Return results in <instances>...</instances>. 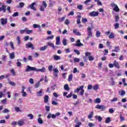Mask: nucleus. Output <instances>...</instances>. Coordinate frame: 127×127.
<instances>
[{
	"instance_id": "38",
	"label": "nucleus",
	"mask_w": 127,
	"mask_h": 127,
	"mask_svg": "<svg viewBox=\"0 0 127 127\" xmlns=\"http://www.w3.org/2000/svg\"><path fill=\"white\" fill-rule=\"evenodd\" d=\"M81 21H82V23H86V22H87L88 21V20L86 18H82Z\"/></svg>"
},
{
	"instance_id": "12",
	"label": "nucleus",
	"mask_w": 127,
	"mask_h": 127,
	"mask_svg": "<svg viewBox=\"0 0 127 127\" xmlns=\"http://www.w3.org/2000/svg\"><path fill=\"white\" fill-rule=\"evenodd\" d=\"M30 71H32V67L29 65H27L26 68L25 69V72H26V73H27V72H30Z\"/></svg>"
},
{
	"instance_id": "45",
	"label": "nucleus",
	"mask_w": 127,
	"mask_h": 127,
	"mask_svg": "<svg viewBox=\"0 0 127 127\" xmlns=\"http://www.w3.org/2000/svg\"><path fill=\"white\" fill-rule=\"evenodd\" d=\"M111 85L112 86H115V85H116V82H115V81H114V78L112 77L111 78Z\"/></svg>"
},
{
	"instance_id": "39",
	"label": "nucleus",
	"mask_w": 127,
	"mask_h": 127,
	"mask_svg": "<svg viewBox=\"0 0 127 127\" xmlns=\"http://www.w3.org/2000/svg\"><path fill=\"white\" fill-rule=\"evenodd\" d=\"M94 115V112H91L90 114L88 115V119H92L93 118V116Z\"/></svg>"
},
{
	"instance_id": "43",
	"label": "nucleus",
	"mask_w": 127,
	"mask_h": 127,
	"mask_svg": "<svg viewBox=\"0 0 127 127\" xmlns=\"http://www.w3.org/2000/svg\"><path fill=\"white\" fill-rule=\"evenodd\" d=\"M53 38H54V35H52L50 36H48L47 37L46 39L47 40H51V39H53Z\"/></svg>"
},
{
	"instance_id": "60",
	"label": "nucleus",
	"mask_w": 127,
	"mask_h": 127,
	"mask_svg": "<svg viewBox=\"0 0 127 127\" xmlns=\"http://www.w3.org/2000/svg\"><path fill=\"white\" fill-rule=\"evenodd\" d=\"M10 46H11L12 49H14V46H13V43L11 41L10 42Z\"/></svg>"
},
{
	"instance_id": "14",
	"label": "nucleus",
	"mask_w": 127,
	"mask_h": 127,
	"mask_svg": "<svg viewBox=\"0 0 127 127\" xmlns=\"http://www.w3.org/2000/svg\"><path fill=\"white\" fill-rule=\"evenodd\" d=\"M53 58L54 60H55L56 61H58V60H60L61 59V57L56 55H54Z\"/></svg>"
},
{
	"instance_id": "54",
	"label": "nucleus",
	"mask_w": 127,
	"mask_h": 127,
	"mask_svg": "<svg viewBox=\"0 0 127 127\" xmlns=\"http://www.w3.org/2000/svg\"><path fill=\"white\" fill-rule=\"evenodd\" d=\"M39 56V54L38 53H35L34 54V58H38Z\"/></svg>"
},
{
	"instance_id": "6",
	"label": "nucleus",
	"mask_w": 127,
	"mask_h": 127,
	"mask_svg": "<svg viewBox=\"0 0 127 127\" xmlns=\"http://www.w3.org/2000/svg\"><path fill=\"white\" fill-rule=\"evenodd\" d=\"M107 107L105 105H100L99 104L95 106V109H98V110H101V111H105Z\"/></svg>"
},
{
	"instance_id": "41",
	"label": "nucleus",
	"mask_w": 127,
	"mask_h": 127,
	"mask_svg": "<svg viewBox=\"0 0 127 127\" xmlns=\"http://www.w3.org/2000/svg\"><path fill=\"white\" fill-rule=\"evenodd\" d=\"M64 24H66V25H69L70 24V21H69V19H66L64 21Z\"/></svg>"
},
{
	"instance_id": "8",
	"label": "nucleus",
	"mask_w": 127,
	"mask_h": 127,
	"mask_svg": "<svg viewBox=\"0 0 127 127\" xmlns=\"http://www.w3.org/2000/svg\"><path fill=\"white\" fill-rule=\"evenodd\" d=\"M83 44L81 43V41L80 40H77L76 41V44H74V46L77 47H80V46H83Z\"/></svg>"
},
{
	"instance_id": "62",
	"label": "nucleus",
	"mask_w": 127,
	"mask_h": 127,
	"mask_svg": "<svg viewBox=\"0 0 127 127\" xmlns=\"http://www.w3.org/2000/svg\"><path fill=\"white\" fill-rule=\"evenodd\" d=\"M19 6L21 8H22L24 6V3L23 2H20L19 3Z\"/></svg>"
},
{
	"instance_id": "16",
	"label": "nucleus",
	"mask_w": 127,
	"mask_h": 127,
	"mask_svg": "<svg viewBox=\"0 0 127 127\" xmlns=\"http://www.w3.org/2000/svg\"><path fill=\"white\" fill-rule=\"evenodd\" d=\"M49 100V96L48 95H45L44 96V103L46 104L48 103V100Z\"/></svg>"
},
{
	"instance_id": "51",
	"label": "nucleus",
	"mask_w": 127,
	"mask_h": 127,
	"mask_svg": "<svg viewBox=\"0 0 127 127\" xmlns=\"http://www.w3.org/2000/svg\"><path fill=\"white\" fill-rule=\"evenodd\" d=\"M21 93H22V97H26V96H27V94L24 91H21Z\"/></svg>"
},
{
	"instance_id": "50",
	"label": "nucleus",
	"mask_w": 127,
	"mask_h": 127,
	"mask_svg": "<svg viewBox=\"0 0 127 127\" xmlns=\"http://www.w3.org/2000/svg\"><path fill=\"white\" fill-rule=\"evenodd\" d=\"M15 111L17 112V113H19V112H21V110H20L19 108L17 107H15Z\"/></svg>"
},
{
	"instance_id": "44",
	"label": "nucleus",
	"mask_w": 127,
	"mask_h": 127,
	"mask_svg": "<svg viewBox=\"0 0 127 127\" xmlns=\"http://www.w3.org/2000/svg\"><path fill=\"white\" fill-rule=\"evenodd\" d=\"M11 73L12 76H15L16 74H15V72L14 71V69L12 68L11 70Z\"/></svg>"
},
{
	"instance_id": "30",
	"label": "nucleus",
	"mask_w": 127,
	"mask_h": 127,
	"mask_svg": "<svg viewBox=\"0 0 127 127\" xmlns=\"http://www.w3.org/2000/svg\"><path fill=\"white\" fill-rule=\"evenodd\" d=\"M95 118L96 120H98V122H102V120H103L101 116H95Z\"/></svg>"
},
{
	"instance_id": "32",
	"label": "nucleus",
	"mask_w": 127,
	"mask_h": 127,
	"mask_svg": "<svg viewBox=\"0 0 127 127\" xmlns=\"http://www.w3.org/2000/svg\"><path fill=\"white\" fill-rule=\"evenodd\" d=\"M9 56H10V59H13L15 57V56L14 55V53H12L9 54Z\"/></svg>"
},
{
	"instance_id": "31",
	"label": "nucleus",
	"mask_w": 127,
	"mask_h": 127,
	"mask_svg": "<svg viewBox=\"0 0 127 127\" xmlns=\"http://www.w3.org/2000/svg\"><path fill=\"white\" fill-rule=\"evenodd\" d=\"M32 33V30H28L27 28H26V33L27 34H30V33Z\"/></svg>"
},
{
	"instance_id": "20",
	"label": "nucleus",
	"mask_w": 127,
	"mask_h": 127,
	"mask_svg": "<svg viewBox=\"0 0 127 127\" xmlns=\"http://www.w3.org/2000/svg\"><path fill=\"white\" fill-rule=\"evenodd\" d=\"M26 48H32V44H31V42L28 43L27 44H26Z\"/></svg>"
},
{
	"instance_id": "58",
	"label": "nucleus",
	"mask_w": 127,
	"mask_h": 127,
	"mask_svg": "<svg viewBox=\"0 0 127 127\" xmlns=\"http://www.w3.org/2000/svg\"><path fill=\"white\" fill-rule=\"evenodd\" d=\"M40 11H44L45 9H44V7L43 5L40 6Z\"/></svg>"
},
{
	"instance_id": "34",
	"label": "nucleus",
	"mask_w": 127,
	"mask_h": 127,
	"mask_svg": "<svg viewBox=\"0 0 127 127\" xmlns=\"http://www.w3.org/2000/svg\"><path fill=\"white\" fill-rule=\"evenodd\" d=\"M37 96H38L39 97H41V96H42V89H41L39 92H38L37 93Z\"/></svg>"
},
{
	"instance_id": "27",
	"label": "nucleus",
	"mask_w": 127,
	"mask_h": 127,
	"mask_svg": "<svg viewBox=\"0 0 127 127\" xmlns=\"http://www.w3.org/2000/svg\"><path fill=\"white\" fill-rule=\"evenodd\" d=\"M38 123L40 125H42L43 124V121L42 120V119H41V118L40 117L38 118Z\"/></svg>"
},
{
	"instance_id": "22",
	"label": "nucleus",
	"mask_w": 127,
	"mask_h": 127,
	"mask_svg": "<svg viewBox=\"0 0 127 127\" xmlns=\"http://www.w3.org/2000/svg\"><path fill=\"white\" fill-rule=\"evenodd\" d=\"M47 44L50 47H52V48H53V49H55V46H54V44H53L52 43L48 42L47 43Z\"/></svg>"
},
{
	"instance_id": "59",
	"label": "nucleus",
	"mask_w": 127,
	"mask_h": 127,
	"mask_svg": "<svg viewBox=\"0 0 127 127\" xmlns=\"http://www.w3.org/2000/svg\"><path fill=\"white\" fill-rule=\"evenodd\" d=\"M76 124L77 125H76L74 127H80V126L82 125V123L78 122Z\"/></svg>"
},
{
	"instance_id": "52",
	"label": "nucleus",
	"mask_w": 127,
	"mask_h": 127,
	"mask_svg": "<svg viewBox=\"0 0 127 127\" xmlns=\"http://www.w3.org/2000/svg\"><path fill=\"white\" fill-rule=\"evenodd\" d=\"M2 112L4 114H5L6 113H9V110L8 109H5Z\"/></svg>"
},
{
	"instance_id": "26",
	"label": "nucleus",
	"mask_w": 127,
	"mask_h": 127,
	"mask_svg": "<svg viewBox=\"0 0 127 127\" xmlns=\"http://www.w3.org/2000/svg\"><path fill=\"white\" fill-rule=\"evenodd\" d=\"M18 125L20 127H21V126H23V125H24V122H23V121L20 120L18 122Z\"/></svg>"
},
{
	"instance_id": "40",
	"label": "nucleus",
	"mask_w": 127,
	"mask_h": 127,
	"mask_svg": "<svg viewBox=\"0 0 127 127\" xmlns=\"http://www.w3.org/2000/svg\"><path fill=\"white\" fill-rule=\"evenodd\" d=\"M42 6H44L45 8H46V7H47V3H46V1H43Z\"/></svg>"
},
{
	"instance_id": "2",
	"label": "nucleus",
	"mask_w": 127,
	"mask_h": 127,
	"mask_svg": "<svg viewBox=\"0 0 127 127\" xmlns=\"http://www.w3.org/2000/svg\"><path fill=\"white\" fill-rule=\"evenodd\" d=\"M92 54L90 52H86L85 53V56L86 57H88V59L90 61H94V58L93 57V56H91Z\"/></svg>"
},
{
	"instance_id": "64",
	"label": "nucleus",
	"mask_w": 127,
	"mask_h": 127,
	"mask_svg": "<svg viewBox=\"0 0 127 127\" xmlns=\"http://www.w3.org/2000/svg\"><path fill=\"white\" fill-rule=\"evenodd\" d=\"M0 102L1 103V104H6V99H5L1 100Z\"/></svg>"
},
{
	"instance_id": "47",
	"label": "nucleus",
	"mask_w": 127,
	"mask_h": 127,
	"mask_svg": "<svg viewBox=\"0 0 127 127\" xmlns=\"http://www.w3.org/2000/svg\"><path fill=\"white\" fill-rule=\"evenodd\" d=\"M73 61L76 63H78V62H80V59H79L78 58H75L73 59Z\"/></svg>"
},
{
	"instance_id": "7",
	"label": "nucleus",
	"mask_w": 127,
	"mask_h": 127,
	"mask_svg": "<svg viewBox=\"0 0 127 127\" xmlns=\"http://www.w3.org/2000/svg\"><path fill=\"white\" fill-rule=\"evenodd\" d=\"M90 16H93V17H95V16H98L99 15V12L98 11H92L89 13Z\"/></svg>"
},
{
	"instance_id": "29",
	"label": "nucleus",
	"mask_w": 127,
	"mask_h": 127,
	"mask_svg": "<svg viewBox=\"0 0 127 127\" xmlns=\"http://www.w3.org/2000/svg\"><path fill=\"white\" fill-rule=\"evenodd\" d=\"M94 103L96 104H100V103H101V99L100 98H96L94 100Z\"/></svg>"
},
{
	"instance_id": "4",
	"label": "nucleus",
	"mask_w": 127,
	"mask_h": 127,
	"mask_svg": "<svg viewBox=\"0 0 127 127\" xmlns=\"http://www.w3.org/2000/svg\"><path fill=\"white\" fill-rule=\"evenodd\" d=\"M111 6H112V7H114L113 10H114V11H116V12H119V11H120V8H119L118 5L112 3L111 4Z\"/></svg>"
},
{
	"instance_id": "15",
	"label": "nucleus",
	"mask_w": 127,
	"mask_h": 127,
	"mask_svg": "<svg viewBox=\"0 0 127 127\" xmlns=\"http://www.w3.org/2000/svg\"><path fill=\"white\" fill-rule=\"evenodd\" d=\"M56 40V45H60V37H57Z\"/></svg>"
},
{
	"instance_id": "1",
	"label": "nucleus",
	"mask_w": 127,
	"mask_h": 127,
	"mask_svg": "<svg viewBox=\"0 0 127 127\" xmlns=\"http://www.w3.org/2000/svg\"><path fill=\"white\" fill-rule=\"evenodd\" d=\"M80 95L81 96H83L84 95V93L85 92V90H84V85H81L78 87L76 90H74V93H79L80 92Z\"/></svg>"
},
{
	"instance_id": "10",
	"label": "nucleus",
	"mask_w": 127,
	"mask_h": 127,
	"mask_svg": "<svg viewBox=\"0 0 127 127\" xmlns=\"http://www.w3.org/2000/svg\"><path fill=\"white\" fill-rule=\"evenodd\" d=\"M87 31L88 36H90L91 37H92V36H93V33L92 32V28H91V27H88L87 28Z\"/></svg>"
},
{
	"instance_id": "46",
	"label": "nucleus",
	"mask_w": 127,
	"mask_h": 127,
	"mask_svg": "<svg viewBox=\"0 0 127 127\" xmlns=\"http://www.w3.org/2000/svg\"><path fill=\"white\" fill-rule=\"evenodd\" d=\"M40 85V83L39 81H38L37 83H36L35 85V88L37 89V88H39V86Z\"/></svg>"
},
{
	"instance_id": "37",
	"label": "nucleus",
	"mask_w": 127,
	"mask_h": 127,
	"mask_svg": "<svg viewBox=\"0 0 127 127\" xmlns=\"http://www.w3.org/2000/svg\"><path fill=\"white\" fill-rule=\"evenodd\" d=\"M115 29H118L120 27V24L119 23H116L114 25Z\"/></svg>"
},
{
	"instance_id": "36",
	"label": "nucleus",
	"mask_w": 127,
	"mask_h": 127,
	"mask_svg": "<svg viewBox=\"0 0 127 127\" xmlns=\"http://www.w3.org/2000/svg\"><path fill=\"white\" fill-rule=\"evenodd\" d=\"M16 39H17V42L18 45H20L21 42V41H20V38H19V37H17Z\"/></svg>"
},
{
	"instance_id": "35",
	"label": "nucleus",
	"mask_w": 127,
	"mask_h": 127,
	"mask_svg": "<svg viewBox=\"0 0 127 127\" xmlns=\"http://www.w3.org/2000/svg\"><path fill=\"white\" fill-rule=\"evenodd\" d=\"M93 89L94 90V91H97L98 89H99V85H95L93 86Z\"/></svg>"
},
{
	"instance_id": "49",
	"label": "nucleus",
	"mask_w": 127,
	"mask_h": 127,
	"mask_svg": "<svg viewBox=\"0 0 127 127\" xmlns=\"http://www.w3.org/2000/svg\"><path fill=\"white\" fill-rule=\"evenodd\" d=\"M18 14H19L18 12H14V13L12 15V16L13 17H16V16H18Z\"/></svg>"
},
{
	"instance_id": "9",
	"label": "nucleus",
	"mask_w": 127,
	"mask_h": 127,
	"mask_svg": "<svg viewBox=\"0 0 127 127\" xmlns=\"http://www.w3.org/2000/svg\"><path fill=\"white\" fill-rule=\"evenodd\" d=\"M58 73H59V70H58V68H55L53 69V75L56 78H57V77H58Z\"/></svg>"
},
{
	"instance_id": "21",
	"label": "nucleus",
	"mask_w": 127,
	"mask_h": 127,
	"mask_svg": "<svg viewBox=\"0 0 127 127\" xmlns=\"http://www.w3.org/2000/svg\"><path fill=\"white\" fill-rule=\"evenodd\" d=\"M121 49H120V47H115V50H112V52H119Z\"/></svg>"
},
{
	"instance_id": "28",
	"label": "nucleus",
	"mask_w": 127,
	"mask_h": 127,
	"mask_svg": "<svg viewBox=\"0 0 127 127\" xmlns=\"http://www.w3.org/2000/svg\"><path fill=\"white\" fill-rule=\"evenodd\" d=\"M65 17H66V16H64V17H63L62 18H59L58 20H59V22H63V21L65 20Z\"/></svg>"
},
{
	"instance_id": "56",
	"label": "nucleus",
	"mask_w": 127,
	"mask_h": 127,
	"mask_svg": "<svg viewBox=\"0 0 127 127\" xmlns=\"http://www.w3.org/2000/svg\"><path fill=\"white\" fill-rule=\"evenodd\" d=\"M77 8L78 9H79V10H82V9H83V5H77Z\"/></svg>"
},
{
	"instance_id": "24",
	"label": "nucleus",
	"mask_w": 127,
	"mask_h": 127,
	"mask_svg": "<svg viewBox=\"0 0 127 127\" xmlns=\"http://www.w3.org/2000/svg\"><path fill=\"white\" fill-rule=\"evenodd\" d=\"M64 89L65 91H70V88H69V85L68 84L64 85Z\"/></svg>"
},
{
	"instance_id": "11",
	"label": "nucleus",
	"mask_w": 127,
	"mask_h": 127,
	"mask_svg": "<svg viewBox=\"0 0 127 127\" xmlns=\"http://www.w3.org/2000/svg\"><path fill=\"white\" fill-rule=\"evenodd\" d=\"M113 64H114V67L117 68V69H120V68H121V65H120V64H119V62H117V61H114Z\"/></svg>"
},
{
	"instance_id": "48",
	"label": "nucleus",
	"mask_w": 127,
	"mask_h": 127,
	"mask_svg": "<svg viewBox=\"0 0 127 127\" xmlns=\"http://www.w3.org/2000/svg\"><path fill=\"white\" fill-rule=\"evenodd\" d=\"M96 37H100L101 36V32H100V31H97L96 32Z\"/></svg>"
},
{
	"instance_id": "25",
	"label": "nucleus",
	"mask_w": 127,
	"mask_h": 127,
	"mask_svg": "<svg viewBox=\"0 0 127 127\" xmlns=\"http://www.w3.org/2000/svg\"><path fill=\"white\" fill-rule=\"evenodd\" d=\"M73 80V74H71L68 75V82H71Z\"/></svg>"
},
{
	"instance_id": "55",
	"label": "nucleus",
	"mask_w": 127,
	"mask_h": 127,
	"mask_svg": "<svg viewBox=\"0 0 127 127\" xmlns=\"http://www.w3.org/2000/svg\"><path fill=\"white\" fill-rule=\"evenodd\" d=\"M26 28H25L24 30H20V33L21 34H23V33H24V32H26Z\"/></svg>"
},
{
	"instance_id": "57",
	"label": "nucleus",
	"mask_w": 127,
	"mask_h": 127,
	"mask_svg": "<svg viewBox=\"0 0 127 127\" xmlns=\"http://www.w3.org/2000/svg\"><path fill=\"white\" fill-rule=\"evenodd\" d=\"M52 69H53V66L52 65H49L48 67V70L49 71H50V72H51L52 71Z\"/></svg>"
},
{
	"instance_id": "13",
	"label": "nucleus",
	"mask_w": 127,
	"mask_h": 127,
	"mask_svg": "<svg viewBox=\"0 0 127 127\" xmlns=\"http://www.w3.org/2000/svg\"><path fill=\"white\" fill-rule=\"evenodd\" d=\"M2 7H0V12L2 10L3 12H6V6L4 5H2L1 6Z\"/></svg>"
},
{
	"instance_id": "3",
	"label": "nucleus",
	"mask_w": 127,
	"mask_h": 127,
	"mask_svg": "<svg viewBox=\"0 0 127 127\" xmlns=\"http://www.w3.org/2000/svg\"><path fill=\"white\" fill-rule=\"evenodd\" d=\"M0 23L2 26H4V25H6L7 23V18H1L0 19Z\"/></svg>"
},
{
	"instance_id": "19",
	"label": "nucleus",
	"mask_w": 127,
	"mask_h": 127,
	"mask_svg": "<svg viewBox=\"0 0 127 127\" xmlns=\"http://www.w3.org/2000/svg\"><path fill=\"white\" fill-rule=\"evenodd\" d=\"M109 38H110V39H114V38H115V34H114V33H110V34L109 36Z\"/></svg>"
},
{
	"instance_id": "17",
	"label": "nucleus",
	"mask_w": 127,
	"mask_h": 127,
	"mask_svg": "<svg viewBox=\"0 0 127 127\" xmlns=\"http://www.w3.org/2000/svg\"><path fill=\"white\" fill-rule=\"evenodd\" d=\"M73 33L76 34V35H77L78 36H81V33H80V32L77 31V30H76V29H73Z\"/></svg>"
},
{
	"instance_id": "53",
	"label": "nucleus",
	"mask_w": 127,
	"mask_h": 127,
	"mask_svg": "<svg viewBox=\"0 0 127 127\" xmlns=\"http://www.w3.org/2000/svg\"><path fill=\"white\" fill-rule=\"evenodd\" d=\"M119 19H120V17L119 15L115 16V21L116 22H118L119 21Z\"/></svg>"
},
{
	"instance_id": "23",
	"label": "nucleus",
	"mask_w": 127,
	"mask_h": 127,
	"mask_svg": "<svg viewBox=\"0 0 127 127\" xmlns=\"http://www.w3.org/2000/svg\"><path fill=\"white\" fill-rule=\"evenodd\" d=\"M47 45L44 46V47H41L40 49V50L41 51H44V50H46V49H47Z\"/></svg>"
},
{
	"instance_id": "5",
	"label": "nucleus",
	"mask_w": 127,
	"mask_h": 127,
	"mask_svg": "<svg viewBox=\"0 0 127 127\" xmlns=\"http://www.w3.org/2000/svg\"><path fill=\"white\" fill-rule=\"evenodd\" d=\"M45 70H46V68H45L44 67H43L42 68L40 69H37L36 67H32V71H35L36 72H42L43 73L44 72H45Z\"/></svg>"
},
{
	"instance_id": "33",
	"label": "nucleus",
	"mask_w": 127,
	"mask_h": 127,
	"mask_svg": "<svg viewBox=\"0 0 127 127\" xmlns=\"http://www.w3.org/2000/svg\"><path fill=\"white\" fill-rule=\"evenodd\" d=\"M63 44L64 46H66V45H67V40L66 39L63 40Z\"/></svg>"
},
{
	"instance_id": "42",
	"label": "nucleus",
	"mask_w": 127,
	"mask_h": 127,
	"mask_svg": "<svg viewBox=\"0 0 127 127\" xmlns=\"http://www.w3.org/2000/svg\"><path fill=\"white\" fill-rule=\"evenodd\" d=\"M111 122V118L108 117L107 118H106V121H105V123L106 124H109V123H110Z\"/></svg>"
},
{
	"instance_id": "18",
	"label": "nucleus",
	"mask_w": 127,
	"mask_h": 127,
	"mask_svg": "<svg viewBox=\"0 0 127 127\" xmlns=\"http://www.w3.org/2000/svg\"><path fill=\"white\" fill-rule=\"evenodd\" d=\"M77 21H76V22H77V24H80V23H81V15H78L77 16Z\"/></svg>"
},
{
	"instance_id": "61",
	"label": "nucleus",
	"mask_w": 127,
	"mask_h": 127,
	"mask_svg": "<svg viewBox=\"0 0 127 127\" xmlns=\"http://www.w3.org/2000/svg\"><path fill=\"white\" fill-rule=\"evenodd\" d=\"M118 101V98L115 97L114 98H113L112 100H111V102L112 103H114V102H117Z\"/></svg>"
},
{
	"instance_id": "63",
	"label": "nucleus",
	"mask_w": 127,
	"mask_h": 127,
	"mask_svg": "<svg viewBox=\"0 0 127 127\" xmlns=\"http://www.w3.org/2000/svg\"><path fill=\"white\" fill-rule=\"evenodd\" d=\"M28 39H29V36H25V37L24 38V40L25 41H27V40H28Z\"/></svg>"
}]
</instances>
